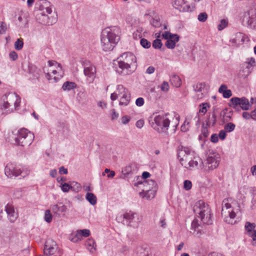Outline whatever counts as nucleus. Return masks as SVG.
<instances>
[{
  "mask_svg": "<svg viewBox=\"0 0 256 256\" xmlns=\"http://www.w3.org/2000/svg\"><path fill=\"white\" fill-rule=\"evenodd\" d=\"M178 156L182 166L188 170L204 168L202 160L199 157L194 156V152L188 148L182 147L179 149Z\"/></svg>",
  "mask_w": 256,
  "mask_h": 256,
  "instance_id": "nucleus-1",
  "label": "nucleus"
},
{
  "mask_svg": "<svg viewBox=\"0 0 256 256\" xmlns=\"http://www.w3.org/2000/svg\"><path fill=\"white\" fill-rule=\"evenodd\" d=\"M120 29L113 26L104 28L101 34L100 46L104 51L113 50L120 40Z\"/></svg>",
  "mask_w": 256,
  "mask_h": 256,
  "instance_id": "nucleus-2",
  "label": "nucleus"
},
{
  "mask_svg": "<svg viewBox=\"0 0 256 256\" xmlns=\"http://www.w3.org/2000/svg\"><path fill=\"white\" fill-rule=\"evenodd\" d=\"M178 122V118L168 113L162 114L154 116L152 126L158 132L167 134L170 126V125L175 130Z\"/></svg>",
  "mask_w": 256,
  "mask_h": 256,
  "instance_id": "nucleus-3",
  "label": "nucleus"
},
{
  "mask_svg": "<svg viewBox=\"0 0 256 256\" xmlns=\"http://www.w3.org/2000/svg\"><path fill=\"white\" fill-rule=\"evenodd\" d=\"M116 72L122 76L132 74L136 66V58L131 52H125L117 58Z\"/></svg>",
  "mask_w": 256,
  "mask_h": 256,
  "instance_id": "nucleus-4",
  "label": "nucleus"
},
{
  "mask_svg": "<svg viewBox=\"0 0 256 256\" xmlns=\"http://www.w3.org/2000/svg\"><path fill=\"white\" fill-rule=\"evenodd\" d=\"M34 138L33 133L23 128L18 132L9 133L7 140L14 145L26 146H29L32 142Z\"/></svg>",
  "mask_w": 256,
  "mask_h": 256,
  "instance_id": "nucleus-5",
  "label": "nucleus"
},
{
  "mask_svg": "<svg viewBox=\"0 0 256 256\" xmlns=\"http://www.w3.org/2000/svg\"><path fill=\"white\" fill-rule=\"evenodd\" d=\"M46 76L50 82H56L64 75L60 64L56 61L49 60L44 69Z\"/></svg>",
  "mask_w": 256,
  "mask_h": 256,
  "instance_id": "nucleus-6",
  "label": "nucleus"
},
{
  "mask_svg": "<svg viewBox=\"0 0 256 256\" xmlns=\"http://www.w3.org/2000/svg\"><path fill=\"white\" fill-rule=\"evenodd\" d=\"M193 208L196 215L200 219L202 223L208 224L212 223L211 210L204 201H197L194 204Z\"/></svg>",
  "mask_w": 256,
  "mask_h": 256,
  "instance_id": "nucleus-7",
  "label": "nucleus"
},
{
  "mask_svg": "<svg viewBox=\"0 0 256 256\" xmlns=\"http://www.w3.org/2000/svg\"><path fill=\"white\" fill-rule=\"evenodd\" d=\"M230 200L229 199H224L222 201L221 215L224 222L228 224H234L236 222L234 220L236 212L234 204L230 202Z\"/></svg>",
  "mask_w": 256,
  "mask_h": 256,
  "instance_id": "nucleus-8",
  "label": "nucleus"
},
{
  "mask_svg": "<svg viewBox=\"0 0 256 256\" xmlns=\"http://www.w3.org/2000/svg\"><path fill=\"white\" fill-rule=\"evenodd\" d=\"M2 100L1 109L6 110V112H10L13 111L12 106L14 108L20 106L21 98L16 93H9L3 96Z\"/></svg>",
  "mask_w": 256,
  "mask_h": 256,
  "instance_id": "nucleus-9",
  "label": "nucleus"
},
{
  "mask_svg": "<svg viewBox=\"0 0 256 256\" xmlns=\"http://www.w3.org/2000/svg\"><path fill=\"white\" fill-rule=\"evenodd\" d=\"M220 161V156L216 152H210L206 161L204 168L206 170L210 171L216 168Z\"/></svg>",
  "mask_w": 256,
  "mask_h": 256,
  "instance_id": "nucleus-10",
  "label": "nucleus"
},
{
  "mask_svg": "<svg viewBox=\"0 0 256 256\" xmlns=\"http://www.w3.org/2000/svg\"><path fill=\"white\" fill-rule=\"evenodd\" d=\"M117 92L118 98H120L119 104L124 106H128L130 100V94L128 90L122 85H118Z\"/></svg>",
  "mask_w": 256,
  "mask_h": 256,
  "instance_id": "nucleus-11",
  "label": "nucleus"
},
{
  "mask_svg": "<svg viewBox=\"0 0 256 256\" xmlns=\"http://www.w3.org/2000/svg\"><path fill=\"white\" fill-rule=\"evenodd\" d=\"M48 14L46 13L38 12L36 16V20L39 23L44 25H52L56 23L57 20L56 14L54 13L50 16Z\"/></svg>",
  "mask_w": 256,
  "mask_h": 256,
  "instance_id": "nucleus-12",
  "label": "nucleus"
},
{
  "mask_svg": "<svg viewBox=\"0 0 256 256\" xmlns=\"http://www.w3.org/2000/svg\"><path fill=\"white\" fill-rule=\"evenodd\" d=\"M230 106L235 108L237 106H240L242 109L245 110H248L251 106V104L248 100L244 97L241 98L238 97L232 98L230 99Z\"/></svg>",
  "mask_w": 256,
  "mask_h": 256,
  "instance_id": "nucleus-13",
  "label": "nucleus"
},
{
  "mask_svg": "<svg viewBox=\"0 0 256 256\" xmlns=\"http://www.w3.org/2000/svg\"><path fill=\"white\" fill-rule=\"evenodd\" d=\"M162 37L166 40V46L169 49H174L176 44L180 40V36L177 34H172L169 32H165L162 34Z\"/></svg>",
  "mask_w": 256,
  "mask_h": 256,
  "instance_id": "nucleus-14",
  "label": "nucleus"
},
{
  "mask_svg": "<svg viewBox=\"0 0 256 256\" xmlns=\"http://www.w3.org/2000/svg\"><path fill=\"white\" fill-rule=\"evenodd\" d=\"M23 172L19 166L12 162L8 163L4 168L5 174L10 178L18 176Z\"/></svg>",
  "mask_w": 256,
  "mask_h": 256,
  "instance_id": "nucleus-15",
  "label": "nucleus"
},
{
  "mask_svg": "<svg viewBox=\"0 0 256 256\" xmlns=\"http://www.w3.org/2000/svg\"><path fill=\"white\" fill-rule=\"evenodd\" d=\"M124 218L128 221V225L132 227H138L141 220L140 217L132 211L126 212L124 213Z\"/></svg>",
  "mask_w": 256,
  "mask_h": 256,
  "instance_id": "nucleus-16",
  "label": "nucleus"
},
{
  "mask_svg": "<svg viewBox=\"0 0 256 256\" xmlns=\"http://www.w3.org/2000/svg\"><path fill=\"white\" fill-rule=\"evenodd\" d=\"M58 250V246L56 242L52 239H48L45 242L44 252L46 256L54 254Z\"/></svg>",
  "mask_w": 256,
  "mask_h": 256,
  "instance_id": "nucleus-17",
  "label": "nucleus"
},
{
  "mask_svg": "<svg viewBox=\"0 0 256 256\" xmlns=\"http://www.w3.org/2000/svg\"><path fill=\"white\" fill-rule=\"evenodd\" d=\"M84 72L86 76L87 81L89 83L92 82L96 77V68L90 64H86L84 66Z\"/></svg>",
  "mask_w": 256,
  "mask_h": 256,
  "instance_id": "nucleus-18",
  "label": "nucleus"
},
{
  "mask_svg": "<svg viewBox=\"0 0 256 256\" xmlns=\"http://www.w3.org/2000/svg\"><path fill=\"white\" fill-rule=\"evenodd\" d=\"M256 18V7L252 8L244 13L242 22L248 26H252Z\"/></svg>",
  "mask_w": 256,
  "mask_h": 256,
  "instance_id": "nucleus-19",
  "label": "nucleus"
},
{
  "mask_svg": "<svg viewBox=\"0 0 256 256\" xmlns=\"http://www.w3.org/2000/svg\"><path fill=\"white\" fill-rule=\"evenodd\" d=\"M173 4L175 8L182 12H192L195 8L194 6L186 4L184 0H174Z\"/></svg>",
  "mask_w": 256,
  "mask_h": 256,
  "instance_id": "nucleus-20",
  "label": "nucleus"
},
{
  "mask_svg": "<svg viewBox=\"0 0 256 256\" xmlns=\"http://www.w3.org/2000/svg\"><path fill=\"white\" fill-rule=\"evenodd\" d=\"M193 119L194 122L196 124L199 122L200 116L198 113L192 114L188 117L184 121V124L181 126V130L183 132H186L190 128V124L191 120Z\"/></svg>",
  "mask_w": 256,
  "mask_h": 256,
  "instance_id": "nucleus-21",
  "label": "nucleus"
},
{
  "mask_svg": "<svg viewBox=\"0 0 256 256\" xmlns=\"http://www.w3.org/2000/svg\"><path fill=\"white\" fill-rule=\"evenodd\" d=\"M5 210L10 222H14L18 217V214L15 211L14 206L12 204H8L5 206Z\"/></svg>",
  "mask_w": 256,
  "mask_h": 256,
  "instance_id": "nucleus-22",
  "label": "nucleus"
},
{
  "mask_svg": "<svg viewBox=\"0 0 256 256\" xmlns=\"http://www.w3.org/2000/svg\"><path fill=\"white\" fill-rule=\"evenodd\" d=\"M38 12L52 14V9L50 2L46 0H42L39 2V11Z\"/></svg>",
  "mask_w": 256,
  "mask_h": 256,
  "instance_id": "nucleus-23",
  "label": "nucleus"
},
{
  "mask_svg": "<svg viewBox=\"0 0 256 256\" xmlns=\"http://www.w3.org/2000/svg\"><path fill=\"white\" fill-rule=\"evenodd\" d=\"M75 185H76V188H74L73 186H70L67 183H60V188L62 192H68L70 190L74 191L75 192H78L81 188V186L80 184L75 183Z\"/></svg>",
  "mask_w": 256,
  "mask_h": 256,
  "instance_id": "nucleus-24",
  "label": "nucleus"
},
{
  "mask_svg": "<svg viewBox=\"0 0 256 256\" xmlns=\"http://www.w3.org/2000/svg\"><path fill=\"white\" fill-rule=\"evenodd\" d=\"M143 190L145 191H151L152 190H157L156 184L155 181L152 180H145L142 182Z\"/></svg>",
  "mask_w": 256,
  "mask_h": 256,
  "instance_id": "nucleus-25",
  "label": "nucleus"
},
{
  "mask_svg": "<svg viewBox=\"0 0 256 256\" xmlns=\"http://www.w3.org/2000/svg\"><path fill=\"white\" fill-rule=\"evenodd\" d=\"M156 192V190L145 191L144 190H142V191L140 192V196L142 198H145L148 200H150L154 198Z\"/></svg>",
  "mask_w": 256,
  "mask_h": 256,
  "instance_id": "nucleus-26",
  "label": "nucleus"
},
{
  "mask_svg": "<svg viewBox=\"0 0 256 256\" xmlns=\"http://www.w3.org/2000/svg\"><path fill=\"white\" fill-rule=\"evenodd\" d=\"M192 230H193L192 234L196 236H200L202 234L201 230L200 229V225L198 223V220L194 219L192 223Z\"/></svg>",
  "mask_w": 256,
  "mask_h": 256,
  "instance_id": "nucleus-27",
  "label": "nucleus"
},
{
  "mask_svg": "<svg viewBox=\"0 0 256 256\" xmlns=\"http://www.w3.org/2000/svg\"><path fill=\"white\" fill-rule=\"evenodd\" d=\"M136 168V164H129L122 170V173L124 176L132 174L135 170Z\"/></svg>",
  "mask_w": 256,
  "mask_h": 256,
  "instance_id": "nucleus-28",
  "label": "nucleus"
},
{
  "mask_svg": "<svg viewBox=\"0 0 256 256\" xmlns=\"http://www.w3.org/2000/svg\"><path fill=\"white\" fill-rule=\"evenodd\" d=\"M82 238L81 236V235L78 231V230L73 232L69 236V240L74 243L78 242L79 241H80L82 240Z\"/></svg>",
  "mask_w": 256,
  "mask_h": 256,
  "instance_id": "nucleus-29",
  "label": "nucleus"
},
{
  "mask_svg": "<svg viewBox=\"0 0 256 256\" xmlns=\"http://www.w3.org/2000/svg\"><path fill=\"white\" fill-rule=\"evenodd\" d=\"M170 82L173 86L176 88H179L182 85L180 78L176 74H174L170 77Z\"/></svg>",
  "mask_w": 256,
  "mask_h": 256,
  "instance_id": "nucleus-30",
  "label": "nucleus"
},
{
  "mask_svg": "<svg viewBox=\"0 0 256 256\" xmlns=\"http://www.w3.org/2000/svg\"><path fill=\"white\" fill-rule=\"evenodd\" d=\"M195 92H202L206 94V84L205 82H200L194 86Z\"/></svg>",
  "mask_w": 256,
  "mask_h": 256,
  "instance_id": "nucleus-31",
  "label": "nucleus"
},
{
  "mask_svg": "<svg viewBox=\"0 0 256 256\" xmlns=\"http://www.w3.org/2000/svg\"><path fill=\"white\" fill-rule=\"evenodd\" d=\"M86 245L90 252H93L96 251V244L93 238L88 239L86 242Z\"/></svg>",
  "mask_w": 256,
  "mask_h": 256,
  "instance_id": "nucleus-32",
  "label": "nucleus"
},
{
  "mask_svg": "<svg viewBox=\"0 0 256 256\" xmlns=\"http://www.w3.org/2000/svg\"><path fill=\"white\" fill-rule=\"evenodd\" d=\"M256 225L254 223H251L249 222H246L245 224L244 228L248 235L253 233L254 231H256L255 229Z\"/></svg>",
  "mask_w": 256,
  "mask_h": 256,
  "instance_id": "nucleus-33",
  "label": "nucleus"
},
{
  "mask_svg": "<svg viewBox=\"0 0 256 256\" xmlns=\"http://www.w3.org/2000/svg\"><path fill=\"white\" fill-rule=\"evenodd\" d=\"M86 199L92 206H94L96 204V197L94 194L92 192H88L86 194Z\"/></svg>",
  "mask_w": 256,
  "mask_h": 256,
  "instance_id": "nucleus-34",
  "label": "nucleus"
},
{
  "mask_svg": "<svg viewBox=\"0 0 256 256\" xmlns=\"http://www.w3.org/2000/svg\"><path fill=\"white\" fill-rule=\"evenodd\" d=\"M76 86V84L74 82H65L62 86V88L64 90H70Z\"/></svg>",
  "mask_w": 256,
  "mask_h": 256,
  "instance_id": "nucleus-35",
  "label": "nucleus"
},
{
  "mask_svg": "<svg viewBox=\"0 0 256 256\" xmlns=\"http://www.w3.org/2000/svg\"><path fill=\"white\" fill-rule=\"evenodd\" d=\"M210 106L208 103H202L199 106L200 108L198 112L202 114H204L208 110V108Z\"/></svg>",
  "mask_w": 256,
  "mask_h": 256,
  "instance_id": "nucleus-36",
  "label": "nucleus"
},
{
  "mask_svg": "<svg viewBox=\"0 0 256 256\" xmlns=\"http://www.w3.org/2000/svg\"><path fill=\"white\" fill-rule=\"evenodd\" d=\"M252 70H249L248 68L243 67V69L240 72V74L243 78H247L251 73Z\"/></svg>",
  "mask_w": 256,
  "mask_h": 256,
  "instance_id": "nucleus-37",
  "label": "nucleus"
},
{
  "mask_svg": "<svg viewBox=\"0 0 256 256\" xmlns=\"http://www.w3.org/2000/svg\"><path fill=\"white\" fill-rule=\"evenodd\" d=\"M140 44L141 46L145 48H148L150 47L151 46V43L147 40L144 38L140 40Z\"/></svg>",
  "mask_w": 256,
  "mask_h": 256,
  "instance_id": "nucleus-38",
  "label": "nucleus"
},
{
  "mask_svg": "<svg viewBox=\"0 0 256 256\" xmlns=\"http://www.w3.org/2000/svg\"><path fill=\"white\" fill-rule=\"evenodd\" d=\"M236 126L232 122H229L224 126V130L226 132H230L233 131L235 128Z\"/></svg>",
  "mask_w": 256,
  "mask_h": 256,
  "instance_id": "nucleus-39",
  "label": "nucleus"
},
{
  "mask_svg": "<svg viewBox=\"0 0 256 256\" xmlns=\"http://www.w3.org/2000/svg\"><path fill=\"white\" fill-rule=\"evenodd\" d=\"M24 46V42L22 40L18 39L14 42V48L18 50L22 49Z\"/></svg>",
  "mask_w": 256,
  "mask_h": 256,
  "instance_id": "nucleus-40",
  "label": "nucleus"
},
{
  "mask_svg": "<svg viewBox=\"0 0 256 256\" xmlns=\"http://www.w3.org/2000/svg\"><path fill=\"white\" fill-rule=\"evenodd\" d=\"M162 46L160 40L156 38L154 40L152 43V46L156 49H160Z\"/></svg>",
  "mask_w": 256,
  "mask_h": 256,
  "instance_id": "nucleus-41",
  "label": "nucleus"
},
{
  "mask_svg": "<svg viewBox=\"0 0 256 256\" xmlns=\"http://www.w3.org/2000/svg\"><path fill=\"white\" fill-rule=\"evenodd\" d=\"M160 88L162 91L166 92L168 91L170 88L169 84L167 82H163L160 86Z\"/></svg>",
  "mask_w": 256,
  "mask_h": 256,
  "instance_id": "nucleus-42",
  "label": "nucleus"
},
{
  "mask_svg": "<svg viewBox=\"0 0 256 256\" xmlns=\"http://www.w3.org/2000/svg\"><path fill=\"white\" fill-rule=\"evenodd\" d=\"M208 18V14L206 12H204L200 13L198 16V19L200 22H204Z\"/></svg>",
  "mask_w": 256,
  "mask_h": 256,
  "instance_id": "nucleus-43",
  "label": "nucleus"
},
{
  "mask_svg": "<svg viewBox=\"0 0 256 256\" xmlns=\"http://www.w3.org/2000/svg\"><path fill=\"white\" fill-rule=\"evenodd\" d=\"M82 238L84 237L86 238L90 236V230L88 229H83L78 230Z\"/></svg>",
  "mask_w": 256,
  "mask_h": 256,
  "instance_id": "nucleus-44",
  "label": "nucleus"
},
{
  "mask_svg": "<svg viewBox=\"0 0 256 256\" xmlns=\"http://www.w3.org/2000/svg\"><path fill=\"white\" fill-rule=\"evenodd\" d=\"M44 220L47 222H51L52 220V215L50 210H48L45 212L44 214Z\"/></svg>",
  "mask_w": 256,
  "mask_h": 256,
  "instance_id": "nucleus-45",
  "label": "nucleus"
},
{
  "mask_svg": "<svg viewBox=\"0 0 256 256\" xmlns=\"http://www.w3.org/2000/svg\"><path fill=\"white\" fill-rule=\"evenodd\" d=\"M228 25V21L224 19L220 20V24L218 26V30H221L226 28Z\"/></svg>",
  "mask_w": 256,
  "mask_h": 256,
  "instance_id": "nucleus-46",
  "label": "nucleus"
},
{
  "mask_svg": "<svg viewBox=\"0 0 256 256\" xmlns=\"http://www.w3.org/2000/svg\"><path fill=\"white\" fill-rule=\"evenodd\" d=\"M192 186V183L190 180H186L184 181V188L186 190H190L191 189Z\"/></svg>",
  "mask_w": 256,
  "mask_h": 256,
  "instance_id": "nucleus-47",
  "label": "nucleus"
},
{
  "mask_svg": "<svg viewBox=\"0 0 256 256\" xmlns=\"http://www.w3.org/2000/svg\"><path fill=\"white\" fill-rule=\"evenodd\" d=\"M116 220L118 222L124 223V220H126L124 218V213L118 214L116 216Z\"/></svg>",
  "mask_w": 256,
  "mask_h": 256,
  "instance_id": "nucleus-48",
  "label": "nucleus"
},
{
  "mask_svg": "<svg viewBox=\"0 0 256 256\" xmlns=\"http://www.w3.org/2000/svg\"><path fill=\"white\" fill-rule=\"evenodd\" d=\"M144 104V99L142 98H138L136 100V104L138 106H142Z\"/></svg>",
  "mask_w": 256,
  "mask_h": 256,
  "instance_id": "nucleus-49",
  "label": "nucleus"
},
{
  "mask_svg": "<svg viewBox=\"0 0 256 256\" xmlns=\"http://www.w3.org/2000/svg\"><path fill=\"white\" fill-rule=\"evenodd\" d=\"M152 24L156 28H158L160 26L161 23L159 20L154 18Z\"/></svg>",
  "mask_w": 256,
  "mask_h": 256,
  "instance_id": "nucleus-50",
  "label": "nucleus"
},
{
  "mask_svg": "<svg viewBox=\"0 0 256 256\" xmlns=\"http://www.w3.org/2000/svg\"><path fill=\"white\" fill-rule=\"evenodd\" d=\"M111 119L112 120H114L118 118V114L117 113L114 109H112L111 110Z\"/></svg>",
  "mask_w": 256,
  "mask_h": 256,
  "instance_id": "nucleus-51",
  "label": "nucleus"
},
{
  "mask_svg": "<svg viewBox=\"0 0 256 256\" xmlns=\"http://www.w3.org/2000/svg\"><path fill=\"white\" fill-rule=\"evenodd\" d=\"M130 121V117L128 116H124L122 118V122L124 124H128Z\"/></svg>",
  "mask_w": 256,
  "mask_h": 256,
  "instance_id": "nucleus-52",
  "label": "nucleus"
},
{
  "mask_svg": "<svg viewBox=\"0 0 256 256\" xmlns=\"http://www.w3.org/2000/svg\"><path fill=\"white\" fill-rule=\"evenodd\" d=\"M222 94L224 98H229L232 95V91L230 90H226L222 92Z\"/></svg>",
  "mask_w": 256,
  "mask_h": 256,
  "instance_id": "nucleus-53",
  "label": "nucleus"
},
{
  "mask_svg": "<svg viewBox=\"0 0 256 256\" xmlns=\"http://www.w3.org/2000/svg\"><path fill=\"white\" fill-rule=\"evenodd\" d=\"M9 56L12 60H16L18 58V54L14 51L11 52Z\"/></svg>",
  "mask_w": 256,
  "mask_h": 256,
  "instance_id": "nucleus-54",
  "label": "nucleus"
},
{
  "mask_svg": "<svg viewBox=\"0 0 256 256\" xmlns=\"http://www.w3.org/2000/svg\"><path fill=\"white\" fill-rule=\"evenodd\" d=\"M158 224H159L160 226V227H162V228H165L166 226V219L164 218H162L160 220Z\"/></svg>",
  "mask_w": 256,
  "mask_h": 256,
  "instance_id": "nucleus-55",
  "label": "nucleus"
},
{
  "mask_svg": "<svg viewBox=\"0 0 256 256\" xmlns=\"http://www.w3.org/2000/svg\"><path fill=\"white\" fill-rule=\"evenodd\" d=\"M6 30V25L3 22H0V34H3Z\"/></svg>",
  "mask_w": 256,
  "mask_h": 256,
  "instance_id": "nucleus-56",
  "label": "nucleus"
},
{
  "mask_svg": "<svg viewBox=\"0 0 256 256\" xmlns=\"http://www.w3.org/2000/svg\"><path fill=\"white\" fill-rule=\"evenodd\" d=\"M226 131L224 130H222L220 132L218 136L220 138V139L223 140L226 138Z\"/></svg>",
  "mask_w": 256,
  "mask_h": 256,
  "instance_id": "nucleus-57",
  "label": "nucleus"
},
{
  "mask_svg": "<svg viewBox=\"0 0 256 256\" xmlns=\"http://www.w3.org/2000/svg\"><path fill=\"white\" fill-rule=\"evenodd\" d=\"M228 90V86L226 84H222L218 88V92L222 94Z\"/></svg>",
  "mask_w": 256,
  "mask_h": 256,
  "instance_id": "nucleus-58",
  "label": "nucleus"
},
{
  "mask_svg": "<svg viewBox=\"0 0 256 256\" xmlns=\"http://www.w3.org/2000/svg\"><path fill=\"white\" fill-rule=\"evenodd\" d=\"M144 124V120H140L136 122V126L138 128H141L143 127Z\"/></svg>",
  "mask_w": 256,
  "mask_h": 256,
  "instance_id": "nucleus-59",
  "label": "nucleus"
},
{
  "mask_svg": "<svg viewBox=\"0 0 256 256\" xmlns=\"http://www.w3.org/2000/svg\"><path fill=\"white\" fill-rule=\"evenodd\" d=\"M98 106L102 109H105L106 108L107 104L103 101H100L98 102Z\"/></svg>",
  "mask_w": 256,
  "mask_h": 256,
  "instance_id": "nucleus-60",
  "label": "nucleus"
},
{
  "mask_svg": "<svg viewBox=\"0 0 256 256\" xmlns=\"http://www.w3.org/2000/svg\"><path fill=\"white\" fill-rule=\"evenodd\" d=\"M246 62L251 66H255L256 62L254 58H248Z\"/></svg>",
  "mask_w": 256,
  "mask_h": 256,
  "instance_id": "nucleus-61",
  "label": "nucleus"
},
{
  "mask_svg": "<svg viewBox=\"0 0 256 256\" xmlns=\"http://www.w3.org/2000/svg\"><path fill=\"white\" fill-rule=\"evenodd\" d=\"M118 92L117 90H116L114 92L111 94L110 99L112 100H113V101L115 100L118 98Z\"/></svg>",
  "mask_w": 256,
  "mask_h": 256,
  "instance_id": "nucleus-62",
  "label": "nucleus"
},
{
  "mask_svg": "<svg viewBox=\"0 0 256 256\" xmlns=\"http://www.w3.org/2000/svg\"><path fill=\"white\" fill-rule=\"evenodd\" d=\"M133 36L134 38H140L142 37V36L140 34V32L139 30H137L136 32H134L133 34Z\"/></svg>",
  "mask_w": 256,
  "mask_h": 256,
  "instance_id": "nucleus-63",
  "label": "nucleus"
},
{
  "mask_svg": "<svg viewBox=\"0 0 256 256\" xmlns=\"http://www.w3.org/2000/svg\"><path fill=\"white\" fill-rule=\"evenodd\" d=\"M155 68L154 66H149L146 70V73L148 74H152L154 72Z\"/></svg>",
  "mask_w": 256,
  "mask_h": 256,
  "instance_id": "nucleus-64",
  "label": "nucleus"
}]
</instances>
